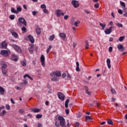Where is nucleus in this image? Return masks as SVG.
I'll return each mask as SVG.
<instances>
[{"instance_id": "412c9836", "label": "nucleus", "mask_w": 127, "mask_h": 127, "mask_svg": "<svg viewBox=\"0 0 127 127\" xmlns=\"http://www.w3.org/2000/svg\"><path fill=\"white\" fill-rule=\"evenodd\" d=\"M55 72L56 77H60L61 76V72L60 71H56Z\"/></svg>"}, {"instance_id": "aec40b11", "label": "nucleus", "mask_w": 127, "mask_h": 127, "mask_svg": "<svg viewBox=\"0 0 127 127\" xmlns=\"http://www.w3.org/2000/svg\"><path fill=\"white\" fill-rule=\"evenodd\" d=\"M3 93H4V89L3 88L0 86V95H3Z\"/></svg>"}, {"instance_id": "f3484780", "label": "nucleus", "mask_w": 127, "mask_h": 127, "mask_svg": "<svg viewBox=\"0 0 127 127\" xmlns=\"http://www.w3.org/2000/svg\"><path fill=\"white\" fill-rule=\"evenodd\" d=\"M7 67V65L5 63H3L1 65V70L6 69V68Z\"/></svg>"}, {"instance_id": "4be33fe9", "label": "nucleus", "mask_w": 127, "mask_h": 127, "mask_svg": "<svg viewBox=\"0 0 127 127\" xmlns=\"http://www.w3.org/2000/svg\"><path fill=\"white\" fill-rule=\"evenodd\" d=\"M26 77H27L28 78H29V79H30V80H33V78H32V77H30V75H28V74H25L24 75L23 77L25 79V78H26Z\"/></svg>"}, {"instance_id": "72a5a7b5", "label": "nucleus", "mask_w": 127, "mask_h": 127, "mask_svg": "<svg viewBox=\"0 0 127 127\" xmlns=\"http://www.w3.org/2000/svg\"><path fill=\"white\" fill-rule=\"evenodd\" d=\"M120 4L123 6V7H126V3H125V2L120 1Z\"/></svg>"}, {"instance_id": "c03bdc74", "label": "nucleus", "mask_w": 127, "mask_h": 127, "mask_svg": "<svg viewBox=\"0 0 127 127\" xmlns=\"http://www.w3.org/2000/svg\"><path fill=\"white\" fill-rule=\"evenodd\" d=\"M94 7H95V8H99V6H100V4H99V3H97L94 4Z\"/></svg>"}, {"instance_id": "2eb2a0df", "label": "nucleus", "mask_w": 127, "mask_h": 127, "mask_svg": "<svg viewBox=\"0 0 127 127\" xmlns=\"http://www.w3.org/2000/svg\"><path fill=\"white\" fill-rule=\"evenodd\" d=\"M36 31L37 33L39 35L41 33V29L40 28V27H38L36 29Z\"/></svg>"}, {"instance_id": "f03ea898", "label": "nucleus", "mask_w": 127, "mask_h": 127, "mask_svg": "<svg viewBox=\"0 0 127 127\" xmlns=\"http://www.w3.org/2000/svg\"><path fill=\"white\" fill-rule=\"evenodd\" d=\"M18 21H19V23H18V25H19V24L21 23V24H23L24 25H25V26H26V21L24 18L22 17H20L18 19Z\"/></svg>"}, {"instance_id": "39448f33", "label": "nucleus", "mask_w": 127, "mask_h": 127, "mask_svg": "<svg viewBox=\"0 0 127 127\" xmlns=\"http://www.w3.org/2000/svg\"><path fill=\"white\" fill-rule=\"evenodd\" d=\"M58 97L60 99V100H61V101H64L65 96L62 93L59 92L58 93Z\"/></svg>"}, {"instance_id": "1a4fd4ad", "label": "nucleus", "mask_w": 127, "mask_h": 127, "mask_svg": "<svg viewBox=\"0 0 127 127\" xmlns=\"http://www.w3.org/2000/svg\"><path fill=\"white\" fill-rule=\"evenodd\" d=\"M59 36L63 39V40H65V39H66V34L64 33H60Z\"/></svg>"}, {"instance_id": "dca6fc26", "label": "nucleus", "mask_w": 127, "mask_h": 127, "mask_svg": "<svg viewBox=\"0 0 127 127\" xmlns=\"http://www.w3.org/2000/svg\"><path fill=\"white\" fill-rule=\"evenodd\" d=\"M11 60H12L13 61L16 62V56L14 54L12 55V57L11 58Z\"/></svg>"}, {"instance_id": "8fccbe9b", "label": "nucleus", "mask_w": 127, "mask_h": 127, "mask_svg": "<svg viewBox=\"0 0 127 127\" xmlns=\"http://www.w3.org/2000/svg\"><path fill=\"white\" fill-rule=\"evenodd\" d=\"M118 13H119V14H123V10L121 9H119L118 10Z\"/></svg>"}, {"instance_id": "3c124183", "label": "nucleus", "mask_w": 127, "mask_h": 127, "mask_svg": "<svg viewBox=\"0 0 127 127\" xmlns=\"http://www.w3.org/2000/svg\"><path fill=\"white\" fill-rule=\"evenodd\" d=\"M85 93H86V94H88V95H90L91 94V92H90V91H89V90H88V89H86V90Z\"/></svg>"}, {"instance_id": "a18cd8bd", "label": "nucleus", "mask_w": 127, "mask_h": 127, "mask_svg": "<svg viewBox=\"0 0 127 127\" xmlns=\"http://www.w3.org/2000/svg\"><path fill=\"white\" fill-rule=\"evenodd\" d=\"M66 78L67 79H71L72 78V76H71V75H70V74L69 73H67V75H66Z\"/></svg>"}, {"instance_id": "774afa93", "label": "nucleus", "mask_w": 127, "mask_h": 127, "mask_svg": "<svg viewBox=\"0 0 127 127\" xmlns=\"http://www.w3.org/2000/svg\"><path fill=\"white\" fill-rule=\"evenodd\" d=\"M55 125L57 127H59V123L58 122L55 123Z\"/></svg>"}, {"instance_id": "49530a36", "label": "nucleus", "mask_w": 127, "mask_h": 127, "mask_svg": "<svg viewBox=\"0 0 127 127\" xmlns=\"http://www.w3.org/2000/svg\"><path fill=\"white\" fill-rule=\"evenodd\" d=\"M41 8H44V9L46 8V5H45V4H41Z\"/></svg>"}, {"instance_id": "7c9ffc66", "label": "nucleus", "mask_w": 127, "mask_h": 127, "mask_svg": "<svg viewBox=\"0 0 127 127\" xmlns=\"http://www.w3.org/2000/svg\"><path fill=\"white\" fill-rule=\"evenodd\" d=\"M51 48H52V46H51V45L49 46V48L46 50V53H47V54L49 53V52L50 51V50H51Z\"/></svg>"}, {"instance_id": "f704fd0d", "label": "nucleus", "mask_w": 127, "mask_h": 127, "mask_svg": "<svg viewBox=\"0 0 127 127\" xmlns=\"http://www.w3.org/2000/svg\"><path fill=\"white\" fill-rule=\"evenodd\" d=\"M2 73L3 74V75H6V73H7V70L5 69H2Z\"/></svg>"}, {"instance_id": "bb28decb", "label": "nucleus", "mask_w": 127, "mask_h": 127, "mask_svg": "<svg viewBox=\"0 0 127 127\" xmlns=\"http://www.w3.org/2000/svg\"><path fill=\"white\" fill-rule=\"evenodd\" d=\"M6 114V112L5 111V110H4L1 113H0V116L1 117H3V116H4V115H5Z\"/></svg>"}, {"instance_id": "680f3d73", "label": "nucleus", "mask_w": 127, "mask_h": 127, "mask_svg": "<svg viewBox=\"0 0 127 127\" xmlns=\"http://www.w3.org/2000/svg\"><path fill=\"white\" fill-rule=\"evenodd\" d=\"M79 126H80V124H79V123L78 122L75 123V127H79Z\"/></svg>"}, {"instance_id": "6e6552de", "label": "nucleus", "mask_w": 127, "mask_h": 127, "mask_svg": "<svg viewBox=\"0 0 127 127\" xmlns=\"http://www.w3.org/2000/svg\"><path fill=\"white\" fill-rule=\"evenodd\" d=\"M1 55H3V56H8V51L7 50H1Z\"/></svg>"}, {"instance_id": "603ef678", "label": "nucleus", "mask_w": 127, "mask_h": 127, "mask_svg": "<svg viewBox=\"0 0 127 127\" xmlns=\"http://www.w3.org/2000/svg\"><path fill=\"white\" fill-rule=\"evenodd\" d=\"M5 107L6 110H10V107L9 106V105H8V104L6 105Z\"/></svg>"}, {"instance_id": "c9c22d12", "label": "nucleus", "mask_w": 127, "mask_h": 127, "mask_svg": "<svg viewBox=\"0 0 127 127\" xmlns=\"http://www.w3.org/2000/svg\"><path fill=\"white\" fill-rule=\"evenodd\" d=\"M124 39H125V36H121L119 38V41H120L121 42H122L123 41V40H124Z\"/></svg>"}, {"instance_id": "864d4df0", "label": "nucleus", "mask_w": 127, "mask_h": 127, "mask_svg": "<svg viewBox=\"0 0 127 127\" xmlns=\"http://www.w3.org/2000/svg\"><path fill=\"white\" fill-rule=\"evenodd\" d=\"M68 18H69V15H65L64 16V19H65V20H67V19H68Z\"/></svg>"}, {"instance_id": "423d86ee", "label": "nucleus", "mask_w": 127, "mask_h": 127, "mask_svg": "<svg viewBox=\"0 0 127 127\" xmlns=\"http://www.w3.org/2000/svg\"><path fill=\"white\" fill-rule=\"evenodd\" d=\"M113 29V27H110L109 29H106L104 31L105 34H111L112 30Z\"/></svg>"}, {"instance_id": "0e129e2a", "label": "nucleus", "mask_w": 127, "mask_h": 127, "mask_svg": "<svg viewBox=\"0 0 127 127\" xmlns=\"http://www.w3.org/2000/svg\"><path fill=\"white\" fill-rule=\"evenodd\" d=\"M10 101H11V103H12V104H15V102H14V101H13V99H12V98L10 99Z\"/></svg>"}, {"instance_id": "f257e3e1", "label": "nucleus", "mask_w": 127, "mask_h": 127, "mask_svg": "<svg viewBox=\"0 0 127 127\" xmlns=\"http://www.w3.org/2000/svg\"><path fill=\"white\" fill-rule=\"evenodd\" d=\"M59 121H60V124L61 127H66L65 125V119L63 118L62 116H59L58 117Z\"/></svg>"}, {"instance_id": "0eeeda50", "label": "nucleus", "mask_w": 127, "mask_h": 127, "mask_svg": "<svg viewBox=\"0 0 127 127\" xmlns=\"http://www.w3.org/2000/svg\"><path fill=\"white\" fill-rule=\"evenodd\" d=\"M118 48L119 50V51H121V52L123 51H125V47L123 46V45L119 44L118 45Z\"/></svg>"}, {"instance_id": "ddd939ff", "label": "nucleus", "mask_w": 127, "mask_h": 127, "mask_svg": "<svg viewBox=\"0 0 127 127\" xmlns=\"http://www.w3.org/2000/svg\"><path fill=\"white\" fill-rule=\"evenodd\" d=\"M32 112L33 113H39L40 112V109L38 108H33L31 109Z\"/></svg>"}, {"instance_id": "e2e57ef3", "label": "nucleus", "mask_w": 127, "mask_h": 127, "mask_svg": "<svg viewBox=\"0 0 127 127\" xmlns=\"http://www.w3.org/2000/svg\"><path fill=\"white\" fill-rule=\"evenodd\" d=\"M66 74L65 73H63V74H62V77H63V78H65V77H66Z\"/></svg>"}, {"instance_id": "9d476101", "label": "nucleus", "mask_w": 127, "mask_h": 127, "mask_svg": "<svg viewBox=\"0 0 127 127\" xmlns=\"http://www.w3.org/2000/svg\"><path fill=\"white\" fill-rule=\"evenodd\" d=\"M30 47L28 48V50L30 54H33V44H30Z\"/></svg>"}, {"instance_id": "5fc2aeb1", "label": "nucleus", "mask_w": 127, "mask_h": 127, "mask_svg": "<svg viewBox=\"0 0 127 127\" xmlns=\"http://www.w3.org/2000/svg\"><path fill=\"white\" fill-rule=\"evenodd\" d=\"M51 76L52 77H55L56 74H55V72H53L51 73Z\"/></svg>"}, {"instance_id": "bf43d9fd", "label": "nucleus", "mask_w": 127, "mask_h": 127, "mask_svg": "<svg viewBox=\"0 0 127 127\" xmlns=\"http://www.w3.org/2000/svg\"><path fill=\"white\" fill-rule=\"evenodd\" d=\"M42 63V66H43V67H45V63L44 62V61L41 62Z\"/></svg>"}, {"instance_id": "052dcab7", "label": "nucleus", "mask_w": 127, "mask_h": 127, "mask_svg": "<svg viewBox=\"0 0 127 127\" xmlns=\"http://www.w3.org/2000/svg\"><path fill=\"white\" fill-rule=\"evenodd\" d=\"M76 70L77 72H80V68L79 67V66H76Z\"/></svg>"}, {"instance_id": "58836bf2", "label": "nucleus", "mask_w": 127, "mask_h": 127, "mask_svg": "<svg viewBox=\"0 0 127 127\" xmlns=\"http://www.w3.org/2000/svg\"><path fill=\"white\" fill-rule=\"evenodd\" d=\"M11 12H12V13H16V10H15V9H14V8H11Z\"/></svg>"}, {"instance_id": "4d7b16f0", "label": "nucleus", "mask_w": 127, "mask_h": 127, "mask_svg": "<svg viewBox=\"0 0 127 127\" xmlns=\"http://www.w3.org/2000/svg\"><path fill=\"white\" fill-rule=\"evenodd\" d=\"M43 11L45 12V13H48V10H47L46 8L43 9Z\"/></svg>"}, {"instance_id": "9b49d317", "label": "nucleus", "mask_w": 127, "mask_h": 127, "mask_svg": "<svg viewBox=\"0 0 127 127\" xmlns=\"http://www.w3.org/2000/svg\"><path fill=\"white\" fill-rule=\"evenodd\" d=\"M28 38L31 43H34V39L33 38V37L31 36V35H29L28 36Z\"/></svg>"}, {"instance_id": "b1692460", "label": "nucleus", "mask_w": 127, "mask_h": 127, "mask_svg": "<svg viewBox=\"0 0 127 127\" xmlns=\"http://www.w3.org/2000/svg\"><path fill=\"white\" fill-rule=\"evenodd\" d=\"M85 48H86V49H89V42H88V41H85Z\"/></svg>"}, {"instance_id": "a211bd4d", "label": "nucleus", "mask_w": 127, "mask_h": 127, "mask_svg": "<svg viewBox=\"0 0 127 127\" xmlns=\"http://www.w3.org/2000/svg\"><path fill=\"white\" fill-rule=\"evenodd\" d=\"M16 51L18 52V53H21L22 52V51L21 50V49H20V47L19 46H16Z\"/></svg>"}, {"instance_id": "e433bc0d", "label": "nucleus", "mask_w": 127, "mask_h": 127, "mask_svg": "<svg viewBox=\"0 0 127 127\" xmlns=\"http://www.w3.org/2000/svg\"><path fill=\"white\" fill-rule=\"evenodd\" d=\"M79 23H80V22L79 20H77L76 21H75L74 23V25H75V26H78V24H79Z\"/></svg>"}, {"instance_id": "a878e982", "label": "nucleus", "mask_w": 127, "mask_h": 127, "mask_svg": "<svg viewBox=\"0 0 127 127\" xmlns=\"http://www.w3.org/2000/svg\"><path fill=\"white\" fill-rule=\"evenodd\" d=\"M55 38V35H52V36H51L50 37V40H51V41H53V40H54V39Z\"/></svg>"}, {"instance_id": "393cba45", "label": "nucleus", "mask_w": 127, "mask_h": 127, "mask_svg": "<svg viewBox=\"0 0 127 127\" xmlns=\"http://www.w3.org/2000/svg\"><path fill=\"white\" fill-rule=\"evenodd\" d=\"M100 26H101L102 29H105V28L106 27V24H105V23L103 24L102 23H100Z\"/></svg>"}, {"instance_id": "37998d69", "label": "nucleus", "mask_w": 127, "mask_h": 127, "mask_svg": "<svg viewBox=\"0 0 127 127\" xmlns=\"http://www.w3.org/2000/svg\"><path fill=\"white\" fill-rule=\"evenodd\" d=\"M22 32H26V28L23 27L21 29Z\"/></svg>"}, {"instance_id": "ea45409f", "label": "nucleus", "mask_w": 127, "mask_h": 127, "mask_svg": "<svg viewBox=\"0 0 127 127\" xmlns=\"http://www.w3.org/2000/svg\"><path fill=\"white\" fill-rule=\"evenodd\" d=\"M117 26H118V27H123V24L119 23H117L116 24Z\"/></svg>"}, {"instance_id": "79ce46f5", "label": "nucleus", "mask_w": 127, "mask_h": 127, "mask_svg": "<svg viewBox=\"0 0 127 127\" xmlns=\"http://www.w3.org/2000/svg\"><path fill=\"white\" fill-rule=\"evenodd\" d=\"M90 120H91V117L86 116V122H88V121H90Z\"/></svg>"}, {"instance_id": "13d9d810", "label": "nucleus", "mask_w": 127, "mask_h": 127, "mask_svg": "<svg viewBox=\"0 0 127 127\" xmlns=\"http://www.w3.org/2000/svg\"><path fill=\"white\" fill-rule=\"evenodd\" d=\"M109 52H112V51H113V47H110L109 48Z\"/></svg>"}, {"instance_id": "20e7f679", "label": "nucleus", "mask_w": 127, "mask_h": 127, "mask_svg": "<svg viewBox=\"0 0 127 127\" xmlns=\"http://www.w3.org/2000/svg\"><path fill=\"white\" fill-rule=\"evenodd\" d=\"M56 14L57 16L59 17L61 15H62V16H64V14H65L64 13V12H62V10L61 9H58L56 10Z\"/></svg>"}, {"instance_id": "338daca9", "label": "nucleus", "mask_w": 127, "mask_h": 127, "mask_svg": "<svg viewBox=\"0 0 127 127\" xmlns=\"http://www.w3.org/2000/svg\"><path fill=\"white\" fill-rule=\"evenodd\" d=\"M124 16L125 17H127V12H126L124 14H123Z\"/></svg>"}, {"instance_id": "2f4dec72", "label": "nucleus", "mask_w": 127, "mask_h": 127, "mask_svg": "<svg viewBox=\"0 0 127 127\" xmlns=\"http://www.w3.org/2000/svg\"><path fill=\"white\" fill-rule=\"evenodd\" d=\"M21 64L23 67H25V66H26V63L24 61L21 62Z\"/></svg>"}, {"instance_id": "a19ab883", "label": "nucleus", "mask_w": 127, "mask_h": 127, "mask_svg": "<svg viewBox=\"0 0 127 127\" xmlns=\"http://www.w3.org/2000/svg\"><path fill=\"white\" fill-rule=\"evenodd\" d=\"M36 118L37 119H41V118H42V115L38 114V115H36Z\"/></svg>"}, {"instance_id": "5701e85b", "label": "nucleus", "mask_w": 127, "mask_h": 127, "mask_svg": "<svg viewBox=\"0 0 127 127\" xmlns=\"http://www.w3.org/2000/svg\"><path fill=\"white\" fill-rule=\"evenodd\" d=\"M69 102L70 100L69 99H67L65 102V108H68V104H69Z\"/></svg>"}, {"instance_id": "09e8293b", "label": "nucleus", "mask_w": 127, "mask_h": 127, "mask_svg": "<svg viewBox=\"0 0 127 127\" xmlns=\"http://www.w3.org/2000/svg\"><path fill=\"white\" fill-rule=\"evenodd\" d=\"M11 34L13 35V36H14V37H16V33L13 32V31H11Z\"/></svg>"}, {"instance_id": "c85d7f7f", "label": "nucleus", "mask_w": 127, "mask_h": 127, "mask_svg": "<svg viewBox=\"0 0 127 127\" xmlns=\"http://www.w3.org/2000/svg\"><path fill=\"white\" fill-rule=\"evenodd\" d=\"M40 59L41 62L45 61V57H44V55H42L40 57Z\"/></svg>"}, {"instance_id": "6e6d98bb", "label": "nucleus", "mask_w": 127, "mask_h": 127, "mask_svg": "<svg viewBox=\"0 0 127 127\" xmlns=\"http://www.w3.org/2000/svg\"><path fill=\"white\" fill-rule=\"evenodd\" d=\"M84 12H85L87 14H90L91 13V12L88 10H84Z\"/></svg>"}, {"instance_id": "473e14b6", "label": "nucleus", "mask_w": 127, "mask_h": 127, "mask_svg": "<svg viewBox=\"0 0 127 127\" xmlns=\"http://www.w3.org/2000/svg\"><path fill=\"white\" fill-rule=\"evenodd\" d=\"M111 91L112 94H116L117 93V91L114 88H111Z\"/></svg>"}, {"instance_id": "4468645a", "label": "nucleus", "mask_w": 127, "mask_h": 127, "mask_svg": "<svg viewBox=\"0 0 127 127\" xmlns=\"http://www.w3.org/2000/svg\"><path fill=\"white\" fill-rule=\"evenodd\" d=\"M1 48H4L5 49H6L7 45L5 42H2L1 43Z\"/></svg>"}, {"instance_id": "de8ad7c7", "label": "nucleus", "mask_w": 127, "mask_h": 127, "mask_svg": "<svg viewBox=\"0 0 127 127\" xmlns=\"http://www.w3.org/2000/svg\"><path fill=\"white\" fill-rule=\"evenodd\" d=\"M19 113L20 114H23V113H24V109H20L19 110Z\"/></svg>"}, {"instance_id": "4c0bfd02", "label": "nucleus", "mask_w": 127, "mask_h": 127, "mask_svg": "<svg viewBox=\"0 0 127 127\" xmlns=\"http://www.w3.org/2000/svg\"><path fill=\"white\" fill-rule=\"evenodd\" d=\"M15 17V16L14 15H10L9 16L10 19H11V20H13Z\"/></svg>"}, {"instance_id": "f8f14e48", "label": "nucleus", "mask_w": 127, "mask_h": 127, "mask_svg": "<svg viewBox=\"0 0 127 127\" xmlns=\"http://www.w3.org/2000/svg\"><path fill=\"white\" fill-rule=\"evenodd\" d=\"M106 62H107V64L108 68L109 69H110L111 67V60L110 59H107V61H106Z\"/></svg>"}, {"instance_id": "cd10ccee", "label": "nucleus", "mask_w": 127, "mask_h": 127, "mask_svg": "<svg viewBox=\"0 0 127 127\" xmlns=\"http://www.w3.org/2000/svg\"><path fill=\"white\" fill-rule=\"evenodd\" d=\"M107 124L108 125H113V121H112V120L111 119H108L107 120Z\"/></svg>"}, {"instance_id": "c756f323", "label": "nucleus", "mask_w": 127, "mask_h": 127, "mask_svg": "<svg viewBox=\"0 0 127 127\" xmlns=\"http://www.w3.org/2000/svg\"><path fill=\"white\" fill-rule=\"evenodd\" d=\"M52 81L53 82H58V81H59V79L57 77H54L53 78H52Z\"/></svg>"}, {"instance_id": "6ab92c4d", "label": "nucleus", "mask_w": 127, "mask_h": 127, "mask_svg": "<svg viewBox=\"0 0 127 127\" xmlns=\"http://www.w3.org/2000/svg\"><path fill=\"white\" fill-rule=\"evenodd\" d=\"M22 10V8L20 6H19L17 7L16 13H18V12H20Z\"/></svg>"}, {"instance_id": "7ed1b4c3", "label": "nucleus", "mask_w": 127, "mask_h": 127, "mask_svg": "<svg viewBox=\"0 0 127 127\" xmlns=\"http://www.w3.org/2000/svg\"><path fill=\"white\" fill-rule=\"evenodd\" d=\"M71 4H72L73 7L74 8H77V7H79V2L76 0H73L71 1Z\"/></svg>"}, {"instance_id": "69168bd1", "label": "nucleus", "mask_w": 127, "mask_h": 127, "mask_svg": "<svg viewBox=\"0 0 127 127\" xmlns=\"http://www.w3.org/2000/svg\"><path fill=\"white\" fill-rule=\"evenodd\" d=\"M36 13H37V12L36 11H33L32 12L33 15H35L36 14Z\"/></svg>"}]
</instances>
